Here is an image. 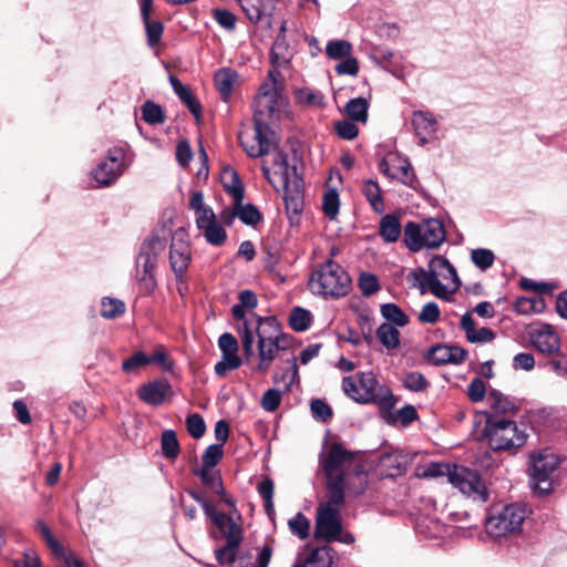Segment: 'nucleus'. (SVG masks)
<instances>
[{"label": "nucleus", "instance_id": "obj_1", "mask_svg": "<svg viewBox=\"0 0 567 567\" xmlns=\"http://www.w3.org/2000/svg\"><path fill=\"white\" fill-rule=\"evenodd\" d=\"M239 336L247 357L254 355L255 339H258V369L261 372H266L274 360L289 347V339L281 332L279 323L272 317H254L246 320L239 328Z\"/></svg>", "mask_w": 567, "mask_h": 567}, {"label": "nucleus", "instance_id": "obj_2", "mask_svg": "<svg viewBox=\"0 0 567 567\" xmlns=\"http://www.w3.org/2000/svg\"><path fill=\"white\" fill-rule=\"evenodd\" d=\"M320 464L327 478L328 494L337 489L344 495V489H351V480L359 483L354 494H360L367 485V476L354 453L341 444L333 443L320 456Z\"/></svg>", "mask_w": 567, "mask_h": 567}, {"label": "nucleus", "instance_id": "obj_3", "mask_svg": "<svg viewBox=\"0 0 567 567\" xmlns=\"http://www.w3.org/2000/svg\"><path fill=\"white\" fill-rule=\"evenodd\" d=\"M264 156V176L277 192H284L287 206H292L297 210L301 203V179L296 176L295 168L289 167L287 156L276 144Z\"/></svg>", "mask_w": 567, "mask_h": 567}, {"label": "nucleus", "instance_id": "obj_4", "mask_svg": "<svg viewBox=\"0 0 567 567\" xmlns=\"http://www.w3.org/2000/svg\"><path fill=\"white\" fill-rule=\"evenodd\" d=\"M421 293L430 291L440 299L449 300L461 286L456 269L443 256H434L429 261V268L414 271Z\"/></svg>", "mask_w": 567, "mask_h": 567}, {"label": "nucleus", "instance_id": "obj_5", "mask_svg": "<svg viewBox=\"0 0 567 567\" xmlns=\"http://www.w3.org/2000/svg\"><path fill=\"white\" fill-rule=\"evenodd\" d=\"M308 286L315 295L340 298L350 291L351 279L340 265L328 260L312 271Z\"/></svg>", "mask_w": 567, "mask_h": 567}, {"label": "nucleus", "instance_id": "obj_6", "mask_svg": "<svg viewBox=\"0 0 567 567\" xmlns=\"http://www.w3.org/2000/svg\"><path fill=\"white\" fill-rule=\"evenodd\" d=\"M342 389L355 402L392 405L393 396L390 389L381 385L372 372H359L343 378Z\"/></svg>", "mask_w": 567, "mask_h": 567}, {"label": "nucleus", "instance_id": "obj_7", "mask_svg": "<svg viewBox=\"0 0 567 567\" xmlns=\"http://www.w3.org/2000/svg\"><path fill=\"white\" fill-rule=\"evenodd\" d=\"M483 436L494 451H516L525 445L528 437L524 429L515 421L488 416L483 430Z\"/></svg>", "mask_w": 567, "mask_h": 567}, {"label": "nucleus", "instance_id": "obj_8", "mask_svg": "<svg viewBox=\"0 0 567 567\" xmlns=\"http://www.w3.org/2000/svg\"><path fill=\"white\" fill-rule=\"evenodd\" d=\"M217 527L226 544L215 551V558L220 565H230L237 558V549L244 539L241 515L237 508L230 507L229 513H224L216 518Z\"/></svg>", "mask_w": 567, "mask_h": 567}, {"label": "nucleus", "instance_id": "obj_9", "mask_svg": "<svg viewBox=\"0 0 567 567\" xmlns=\"http://www.w3.org/2000/svg\"><path fill=\"white\" fill-rule=\"evenodd\" d=\"M165 246V239L158 235L151 236L141 246L135 262V276L140 289L144 293H152L157 286L154 270L157 258L164 251Z\"/></svg>", "mask_w": 567, "mask_h": 567}, {"label": "nucleus", "instance_id": "obj_10", "mask_svg": "<svg viewBox=\"0 0 567 567\" xmlns=\"http://www.w3.org/2000/svg\"><path fill=\"white\" fill-rule=\"evenodd\" d=\"M530 511L524 504H509L492 513L485 523L486 532L497 538L520 534L525 519Z\"/></svg>", "mask_w": 567, "mask_h": 567}, {"label": "nucleus", "instance_id": "obj_11", "mask_svg": "<svg viewBox=\"0 0 567 567\" xmlns=\"http://www.w3.org/2000/svg\"><path fill=\"white\" fill-rule=\"evenodd\" d=\"M446 237L443 224L434 218L420 224L410 221L404 227V243L411 251L422 248H437Z\"/></svg>", "mask_w": 567, "mask_h": 567}, {"label": "nucleus", "instance_id": "obj_12", "mask_svg": "<svg viewBox=\"0 0 567 567\" xmlns=\"http://www.w3.org/2000/svg\"><path fill=\"white\" fill-rule=\"evenodd\" d=\"M327 497V502L321 503L317 508L315 537L332 542L341 533L340 507L344 502V495L337 489Z\"/></svg>", "mask_w": 567, "mask_h": 567}, {"label": "nucleus", "instance_id": "obj_13", "mask_svg": "<svg viewBox=\"0 0 567 567\" xmlns=\"http://www.w3.org/2000/svg\"><path fill=\"white\" fill-rule=\"evenodd\" d=\"M278 70H270L267 80L260 85L259 92L254 101V121L270 123L284 105V97L279 91Z\"/></svg>", "mask_w": 567, "mask_h": 567}, {"label": "nucleus", "instance_id": "obj_14", "mask_svg": "<svg viewBox=\"0 0 567 567\" xmlns=\"http://www.w3.org/2000/svg\"><path fill=\"white\" fill-rule=\"evenodd\" d=\"M559 463V457L548 449L532 454L529 462L532 488L540 494L549 493L553 488V474Z\"/></svg>", "mask_w": 567, "mask_h": 567}, {"label": "nucleus", "instance_id": "obj_15", "mask_svg": "<svg viewBox=\"0 0 567 567\" xmlns=\"http://www.w3.org/2000/svg\"><path fill=\"white\" fill-rule=\"evenodd\" d=\"M450 483L462 494L475 502L484 503L488 499V492L480 475L467 467L454 466L449 472Z\"/></svg>", "mask_w": 567, "mask_h": 567}, {"label": "nucleus", "instance_id": "obj_16", "mask_svg": "<svg viewBox=\"0 0 567 567\" xmlns=\"http://www.w3.org/2000/svg\"><path fill=\"white\" fill-rule=\"evenodd\" d=\"M272 136L274 133L269 128L268 123L256 120L251 128L240 132L239 140L248 156L260 157L271 151L275 144Z\"/></svg>", "mask_w": 567, "mask_h": 567}, {"label": "nucleus", "instance_id": "obj_17", "mask_svg": "<svg viewBox=\"0 0 567 567\" xmlns=\"http://www.w3.org/2000/svg\"><path fill=\"white\" fill-rule=\"evenodd\" d=\"M379 169L391 179H398L405 186L416 188V176L409 159L396 152L388 153L379 163Z\"/></svg>", "mask_w": 567, "mask_h": 567}, {"label": "nucleus", "instance_id": "obj_18", "mask_svg": "<svg viewBox=\"0 0 567 567\" xmlns=\"http://www.w3.org/2000/svg\"><path fill=\"white\" fill-rule=\"evenodd\" d=\"M125 152L123 148L114 147L109 151L106 159L101 162L96 168L91 172L92 178L100 186L113 184L124 171Z\"/></svg>", "mask_w": 567, "mask_h": 567}, {"label": "nucleus", "instance_id": "obj_19", "mask_svg": "<svg viewBox=\"0 0 567 567\" xmlns=\"http://www.w3.org/2000/svg\"><path fill=\"white\" fill-rule=\"evenodd\" d=\"M532 344L544 354H554L560 349V338L548 323H538L528 331Z\"/></svg>", "mask_w": 567, "mask_h": 567}, {"label": "nucleus", "instance_id": "obj_20", "mask_svg": "<svg viewBox=\"0 0 567 567\" xmlns=\"http://www.w3.org/2000/svg\"><path fill=\"white\" fill-rule=\"evenodd\" d=\"M415 454L401 450H391L380 456L379 466L381 471L390 477L401 475L405 468L413 462Z\"/></svg>", "mask_w": 567, "mask_h": 567}, {"label": "nucleus", "instance_id": "obj_21", "mask_svg": "<svg viewBox=\"0 0 567 567\" xmlns=\"http://www.w3.org/2000/svg\"><path fill=\"white\" fill-rule=\"evenodd\" d=\"M190 246L184 240L174 238L169 249V264L177 281H182L190 264Z\"/></svg>", "mask_w": 567, "mask_h": 567}, {"label": "nucleus", "instance_id": "obj_22", "mask_svg": "<svg viewBox=\"0 0 567 567\" xmlns=\"http://www.w3.org/2000/svg\"><path fill=\"white\" fill-rule=\"evenodd\" d=\"M411 123L421 145L435 138L437 121L432 113L427 111H415L412 114Z\"/></svg>", "mask_w": 567, "mask_h": 567}, {"label": "nucleus", "instance_id": "obj_23", "mask_svg": "<svg viewBox=\"0 0 567 567\" xmlns=\"http://www.w3.org/2000/svg\"><path fill=\"white\" fill-rule=\"evenodd\" d=\"M140 399L150 405H161L172 395V386L165 379L154 380L138 388Z\"/></svg>", "mask_w": 567, "mask_h": 567}, {"label": "nucleus", "instance_id": "obj_24", "mask_svg": "<svg viewBox=\"0 0 567 567\" xmlns=\"http://www.w3.org/2000/svg\"><path fill=\"white\" fill-rule=\"evenodd\" d=\"M196 226L202 231L206 241L213 246H220L227 238V233L218 221L215 213L207 215L204 220H197Z\"/></svg>", "mask_w": 567, "mask_h": 567}, {"label": "nucleus", "instance_id": "obj_25", "mask_svg": "<svg viewBox=\"0 0 567 567\" xmlns=\"http://www.w3.org/2000/svg\"><path fill=\"white\" fill-rule=\"evenodd\" d=\"M487 403L495 417L497 415L513 416L518 411V403L515 399L505 395L498 390L492 389L487 393Z\"/></svg>", "mask_w": 567, "mask_h": 567}, {"label": "nucleus", "instance_id": "obj_26", "mask_svg": "<svg viewBox=\"0 0 567 567\" xmlns=\"http://www.w3.org/2000/svg\"><path fill=\"white\" fill-rule=\"evenodd\" d=\"M205 486L221 497V501L229 507H234V499L227 495L223 486L221 477L214 468L202 467L196 472Z\"/></svg>", "mask_w": 567, "mask_h": 567}, {"label": "nucleus", "instance_id": "obj_27", "mask_svg": "<svg viewBox=\"0 0 567 567\" xmlns=\"http://www.w3.org/2000/svg\"><path fill=\"white\" fill-rule=\"evenodd\" d=\"M465 355L466 352L462 348L446 344L435 346L430 352L431 360L436 364L461 363Z\"/></svg>", "mask_w": 567, "mask_h": 567}, {"label": "nucleus", "instance_id": "obj_28", "mask_svg": "<svg viewBox=\"0 0 567 567\" xmlns=\"http://www.w3.org/2000/svg\"><path fill=\"white\" fill-rule=\"evenodd\" d=\"M461 327L464 330L466 338L472 343L489 342L494 339V332L488 328H475L474 319L471 312L462 316Z\"/></svg>", "mask_w": 567, "mask_h": 567}, {"label": "nucleus", "instance_id": "obj_29", "mask_svg": "<svg viewBox=\"0 0 567 567\" xmlns=\"http://www.w3.org/2000/svg\"><path fill=\"white\" fill-rule=\"evenodd\" d=\"M332 549L328 546L313 548L303 561H297L293 567H332Z\"/></svg>", "mask_w": 567, "mask_h": 567}, {"label": "nucleus", "instance_id": "obj_30", "mask_svg": "<svg viewBox=\"0 0 567 567\" xmlns=\"http://www.w3.org/2000/svg\"><path fill=\"white\" fill-rule=\"evenodd\" d=\"M221 183L231 196L234 204H240L244 199V187L238 174L230 167L225 168L221 172Z\"/></svg>", "mask_w": 567, "mask_h": 567}, {"label": "nucleus", "instance_id": "obj_31", "mask_svg": "<svg viewBox=\"0 0 567 567\" xmlns=\"http://www.w3.org/2000/svg\"><path fill=\"white\" fill-rule=\"evenodd\" d=\"M292 56V50L286 42V38L284 35H277L276 41L271 48V63L274 68L271 70H277L280 66L287 64Z\"/></svg>", "mask_w": 567, "mask_h": 567}, {"label": "nucleus", "instance_id": "obj_32", "mask_svg": "<svg viewBox=\"0 0 567 567\" xmlns=\"http://www.w3.org/2000/svg\"><path fill=\"white\" fill-rule=\"evenodd\" d=\"M238 74L230 69L219 70L215 74V86L220 93L221 99L227 101L231 95L235 83L237 82Z\"/></svg>", "mask_w": 567, "mask_h": 567}, {"label": "nucleus", "instance_id": "obj_33", "mask_svg": "<svg viewBox=\"0 0 567 567\" xmlns=\"http://www.w3.org/2000/svg\"><path fill=\"white\" fill-rule=\"evenodd\" d=\"M361 192L371 205L372 209L381 214L384 212V202L381 193V188L375 181L367 179L362 183Z\"/></svg>", "mask_w": 567, "mask_h": 567}, {"label": "nucleus", "instance_id": "obj_34", "mask_svg": "<svg viewBox=\"0 0 567 567\" xmlns=\"http://www.w3.org/2000/svg\"><path fill=\"white\" fill-rule=\"evenodd\" d=\"M401 224L394 215H385L380 221V236L386 243H394L401 235Z\"/></svg>", "mask_w": 567, "mask_h": 567}, {"label": "nucleus", "instance_id": "obj_35", "mask_svg": "<svg viewBox=\"0 0 567 567\" xmlns=\"http://www.w3.org/2000/svg\"><path fill=\"white\" fill-rule=\"evenodd\" d=\"M369 103L363 97L351 99L344 106V111L351 121L367 123Z\"/></svg>", "mask_w": 567, "mask_h": 567}, {"label": "nucleus", "instance_id": "obj_36", "mask_svg": "<svg viewBox=\"0 0 567 567\" xmlns=\"http://www.w3.org/2000/svg\"><path fill=\"white\" fill-rule=\"evenodd\" d=\"M377 337L386 350H394L400 346V331L390 323H382L377 329Z\"/></svg>", "mask_w": 567, "mask_h": 567}, {"label": "nucleus", "instance_id": "obj_37", "mask_svg": "<svg viewBox=\"0 0 567 567\" xmlns=\"http://www.w3.org/2000/svg\"><path fill=\"white\" fill-rule=\"evenodd\" d=\"M288 367L286 370L279 375L276 374L275 382L281 383L286 391H289L291 385L298 381V367L297 359L295 355H291L287 359Z\"/></svg>", "mask_w": 567, "mask_h": 567}, {"label": "nucleus", "instance_id": "obj_38", "mask_svg": "<svg viewBox=\"0 0 567 567\" xmlns=\"http://www.w3.org/2000/svg\"><path fill=\"white\" fill-rule=\"evenodd\" d=\"M125 311V305L122 300L111 297H104L101 301L100 313L105 319H113Z\"/></svg>", "mask_w": 567, "mask_h": 567}, {"label": "nucleus", "instance_id": "obj_39", "mask_svg": "<svg viewBox=\"0 0 567 567\" xmlns=\"http://www.w3.org/2000/svg\"><path fill=\"white\" fill-rule=\"evenodd\" d=\"M381 315L388 321L398 327H404L409 322L408 316L395 303H384L381 306Z\"/></svg>", "mask_w": 567, "mask_h": 567}, {"label": "nucleus", "instance_id": "obj_40", "mask_svg": "<svg viewBox=\"0 0 567 567\" xmlns=\"http://www.w3.org/2000/svg\"><path fill=\"white\" fill-rule=\"evenodd\" d=\"M340 199L337 189L329 188L323 194L322 209L327 217L334 219L339 213Z\"/></svg>", "mask_w": 567, "mask_h": 567}, {"label": "nucleus", "instance_id": "obj_41", "mask_svg": "<svg viewBox=\"0 0 567 567\" xmlns=\"http://www.w3.org/2000/svg\"><path fill=\"white\" fill-rule=\"evenodd\" d=\"M311 322L310 311L296 307L291 310L289 316V324L295 331H305L309 328Z\"/></svg>", "mask_w": 567, "mask_h": 567}, {"label": "nucleus", "instance_id": "obj_42", "mask_svg": "<svg viewBox=\"0 0 567 567\" xmlns=\"http://www.w3.org/2000/svg\"><path fill=\"white\" fill-rule=\"evenodd\" d=\"M352 51V45L346 40L329 41L326 47V53L330 59L338 60L348 58Z\"/></svg>", "mask_w": 567, "mask_h": 567}, {"label": "nucleus", "instance_id": "obj_43", "mask_svg": "<svg viewBox=\"0 0 567 567\" xmlns=\"http://www.w3.org/2000/svg\"><path fill=\"white\" fill-rule=\"evenodd\" d=\"M472 262L481 270L491 268L495 261V255L491 249L476 248L471 251Z\"/></svg>", "mask_w": 567, "mask_h": 567}, {"label": "nucleus", "instance_id": "obj_44", "mask_svg": "<svg viewBox=\"0 0 567 567\" xmlns=\"http://www.w3.org/2000/svg\"><path fill=\"white\" fill-rule=\"evenodd\" d=\"M189 207L195 213V221L204 220L207 215L214 213V210L207 206L204 202V195L202 192H193L189 199Z\"/></svg>", "mask_w": 567, "mask_h": 567}, {"label": "nucleus", "instance_id": "obj_45", "mask_svg": "<svg viewBox=\"0 0 567 567\" xmlns=\"http://www.w3.org/2000/svg\"><path fill=\"white\" fill-rule=\"evenodd\" d=\"M235 207H237V214L238 218L246 225L254 226L258 224L261 219V215L259 210L251 204L243 205V202L240 204H234Z\"/></svg>", "mask_w": 567, "mask_h": 567}, {"label": "nucleus", "instance_id": "obj_46", "mask_svg": "<svg viewBox=\"0 0 567 567\" xmlns=\"http://www.w3.org/2000/svg\"><path fill=\"white\" fill-rule=\"evenodd\" d=\"M162 451L166 457L174 458L179 453V444L176 433L173 430H166L162 434Z\"/></svg>", "mask_w": 567, "mask_h": 567}, {"label": "nucleus", "instance_id": "obj_47", "mask_svg": "<svg viewBox=\"0 0 567 567\" xmlns=\"http://www.w3.org/2000/svg\"><path fill=\"white\" fill-rule=\"evenodd\" d=\"M142 117L143 120L148 124H161L164 122V113L162 107L153 103L151 101H147L143 107H142Z\"/></svg>", "mask_w": 567, "mask_h": 567}, {"label": "nucleus", "instance_id": "obj_48", "mask_svg": "<svg viewBox=\"0 0 567 567\" xmlns=\"http://www.w3.org/2000/svg\"><path fill=\"white\" fill-rule=\"evenodd\" d=\"M291 533L300 539H306L310 534V522L301 513L297 514L288 523Z\"/></svg>", "mask_w": 567, "mask_h": 567}, {"label": "nucleus", "instance_id": "obj_49", "mask_svg": "<svg viewBox=\"0 0 567 567\" xmlns=\"http://www.w3.org/2000/svg\"><path fill=\"white\" fill-rule=\"evenodd\" d=\"M241 365V359L238 354H223L220 361L215 364V372L219 377L226 375L230 370H235Z\"/></svg>", "mask_w": 567, "mask_h": 567}, {"label": "nucleus", "instance_id": "obj_50", "mask_svg": "<svg viewBox=\"0 0 567 567\" xmlns=\"http://www.w3.org/2000/svg\"><path fill=\"white\" fill-rule=\"evenodd\" d=\"M145 31L147 35V43L150 47H155L163 34V24L159 21L151 20L150 18L143 19Z\"/></svg>", "mask_w": 567, "mask_h": 567}, {"label": "nucleus", "instance_id": "obj_51", "mask_svg": "<svg viewBox=\"0 0 567 567\" xmlns=\"http://www.w3.org/2000/svg\"><path fill=\"white\" fill-rule=\"evenodd\" d=\"M37 526H38V529L41 534V536L43 537V539L45 540L47 545L50 547V549L52 550V553L55 555V556H63V546L53 537L49 526L42 522V520H39L37 523Z\"/></svg>", "mask_w": 567, "mask_h": 567}, {"label": "nucleus", "instance_id": "obj_52", "mask_svg": "<svg viewBox=\"0 0 567 567\" xmlns=\"http://www.w3.org/2000/svg\"><path fill=\"white\" fill-rule=\"evenodd\" d=\"M403 384L406 389L414 392H421L429 386V382L420 372H409L403 378Z\"/></svg>", "mask_w": 567, "mask_h": 567}, {"label": "nucleus", "instance_id": "obj_53", "mask_svg": "<svg viewBox=\"0 0 567 567\" xmlns=\"http://www.w3.org/2000/svg\"><path fill=\"white\" fill-rule=\"evenodd\" d=\"M223 457V446L220 444L209 445L203 454V466L214 468Z\"/></svg>", "mask_w": 567, "mask_h": 567}, {"label": "nucleus", "instance_id": "obj_54", "mask_svg": "<svg viewBox=\"0 0 567 567\" xmlns=\"http://www.w3.org/2000/svg\"><path fill=\"white\" fill-rule=\"evenodd\" d=\"M545 305L542 298H519L516 303L517 311L520 313L540 312Z\"/></svg>", "mask_w": 567, "mask_h": 567}, {"label": "nucleus", "instance_id": "obj_55", "mask_svg": "<svg viewBox=\"0 0 567 567\" xmlns=\"http://www.w3.org/2000/svg\"><path fill=\"white\" fill-rule=\"evenodd\" d=\"M351 120H342L334 124L336 133L343 140L351 141L359 134L358 126Z\"/></svg>", "mask_w": 567, "mask_h": 567}, {"label": "nucleus", "instance_id": "obj_56", "mask_svg": "<svg viewBox=\"0 0 567 567\" xmlns=\"http://www.w3.org/2000/svg\"><path fill=\"white\" fill-rule=\"evenodd\" d=\"M186 426L188 433L194 439H200L206 431L204 419L198 413H193L186 419Z\"/></svg>", "mask_w": 567, "mask_h": 567}, {"label": "nucleus", "instance_id": "obj_57", "mask_svg": "<svg viewBox=\"0 0 567 567\" xmlns=\"http://www.w3.org/2000/svg\"><path fill=\"white\" fill-rule=\"evenodd\" d=\"M359 288L363 296H371L380 289V285L374 275L363 272L359 278Z\"/></svg>", "mask_w": 567, "mask_h": 567}, {"label": "nucleus", "instance_id": "obj_58", "mask_svg": "<svg viewBox=\"0 0 567 567\" xmlns=\"http://www.w3.org/2000/svg\"><path fill=\"white\" fill-rule=\"evenodd\" d=\"M296 99L299 103L311 106H319L323 101L322 94L310 89L298 90L296 92Z\"/></svg>", "mask_w": 567, "mask_h": 567}, {"label": "nucleus", "instance_id": "obj_59", "mask_svg": "<svg viewBox=\"0 0 567 567\" xmlns=\"http://www.w3.org/2000/svg\"><path fill=\"white\" fill-rule=\"evenodd\" d=\"M440 313L439 306L430 301L422 307L417 319L421 323H435L440 318Z\"/></svg>", "mask_w": 567, "mask_h": 567}, {"label": "nucleus", "instance_id": "obj_60", "mask_svg": "<svg viewBox=\"0 0 567 567\" xmlns=\"http://www.w3.org/2000/svg\"><path fill=\"white\" fill-rule=\"evenodd\" d=\"M312 416L320 421H328L332 416L331 408L322 400L316 399L310 403Z\"/></svg>", "mask_w": 567, "mask_h": 567}, {"label": "nucleus", "instance_id": "obj_61", "mask_svg": "<svg viewBox=\"0 0 567 567\" xmlns=\"http://www.w3.org/2000/svg\"><path fill=\"white\" fill-rule=\"evenodd\" d=\"M486 386L481 378H474L467 386V396L472 402H480L485 398Z\"/></svg>", "mask_w": 567, "mask_h": 567}, {"label": "nucleus", "instance_id": "obj_62", "mask_svg": "<svg viewBox=\"0 0 567 567\" xmlns=\"http://www.w3.org/2000/svg\"><path fill=\"white\" fill-rule=\"evenodd\" d=\"M146 364H148V355L143 352H136L131 358L123 361L122 369L125 372H133Z\"/></svg>", "mask_w": 567, "mask_h": 567}, {"label": "nucleus", "instance_id": "obj_63", "mask_svg": "<svg viewBox=\"0 0 567 567\" xmlns=\"http://www.w3.org/2000/svg\"><path fill=\"white\" fill-rule=\"evenodd\" d=\"M281 401V392L276 389L267 390L261 399V406L268 412L275 411Z\"/></svg>", "mask_w": 567, "mask_h": 567}, {"label": "nucleus", "instance_id": "obj_64", "mask_svg": "<svg viewBox=\"0 0 567 567\" xmlns=\"http://www.w3.org/2000/svg\"><path fill=\"white\" fill-rule=\"evenodd\" d=\"M274 540H267L259 548L257 558H256V567H268L270 559L274 554Z\"/></svg>", "mask_w": 567, "mask_h": 567}]
</instances>
